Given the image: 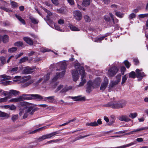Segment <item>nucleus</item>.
<instances>
[{
  "instance_id": "29",
  "label": "nucleus",
  "mask_w": 148,
  "mask_h": 148,
  "mask_svg": "<svg viewBox=\"0 0 148 148\" xmlns=\"http://www.w3.org/2000/svg\"><path fill=\"white\" fill-rule=\"evenodd\" d=\"M42 9L46 12L47 14V18L48 20H49V16L51 15L52 14L51 12L47 10V9H45L44 8H42Z\"/></svg>"
},
{
  "instance_id": "28",
  "label": "nucleus",
  "mask_w": 148,
  "mask_h": 148,
  "mask_svg": "<svg viewBox=\"0 0 148 148\" xmlns=\"http://www.w3.org/2000/svg\"><path fill=\"white\" fill-rule=\"evenodd\" d=\"M90 3V0H84L83 1L82 5L83 6L86 7L89 5Z\"/></svg>"
},
{
  "instance_id": "1",
  "label": "nucleus",
  "mask_w": 148,
  "mask_h": 148,
  "mask_svg": "<svg viewBox=\"0 0 148 148\" xmlns=\"http://www.w3.org/2000/svg\"><path fill=\"white\" fill-rule=\"evenodd\" d=\"M126 104L125 101H119L111 102L104 105L106 107H110L113 109H119L124 107Z\"/></svg>"
},
{
  "instance_id": "49",
  "label": "nucleus",
  "mask_w": 148,
  "mask_h": 148,
  "mask_svg": "<svg viewBox=\"0 0 148 148\" xmlns=\"http://www.w3.org/2000/svg\"><path fill=\"white\" fill-rule=\"evenodd\" d=\"M136 17V14L134 13L131 14L129 16V18L130 20L135 18Z\"/></svg>"
},
{
  "instance_id": "37",
  "label": "nucleus",
  "mask_w": 148,
  "mask_h": 148,
  "mask_svg": "<svg viewBox=\"0 0 148 148\" xmlns=\"http://www.w3.org/2000/svg\"><path fill=\"white\" fill-rule=\"evenodd\" d=\"M55 96H50L47 97H45L44 99V100H47L48 101H53L54 100Z\"/></svg>"
},
{
  "instance_id": "23",
  "label": "nucleus",
  "mask_w": 148,
  "mask_h": 148,
  "mask_svg": "<svg viewBox=\"0 0 148 148\" xmlns=\"http://www.w3.org/2000/svg\"><path fill=\"white\" fill-rule=\"evenodd\" d=\"M19 93L20 92L19 91L14 90H10L9 91V94L10 95H13L16 96L17 95H18Z\"/></svg>"
},
{
  "instance_id": "9",
  "label": "nucleus",
  "mask_w": 148,
  "mask_h": 148,
  "mask_svg": "<svg viewBox=\"0 0 148 148\" xmlns=\"http://www.w3.org/2000/svg\"><path fill=\"white\" fill-rule=\"evenodd\" d=\"M73 16L77 20L79 21L82 19V14L80 12L76 10L73 12Z\"/></svg>"
},
{
  "instance_id": "7",
  "label": "nucleus",
  "mask_w": 148,
  "mask_h": 148,
  "mask_svg": "<svg viewBox=\"0 0 148 148\" xmlns=\"http://www.w3.org/2000/svg\"><path fill=\"white\" fill-rule=\"evenodd\" d=\"M112 21V22H110L109 23V26L111 27H114L115 29L116 30L119 29V20L115 18L114 20Z\"/></svg>"
},
{
  "instance_id": "21",
  "label": "nucleus",
  "mask_w": 148,
  "mask_h": 148,
  "mask_svg": "<svg viewBox=\"0 0 148 148\" xmlns=\"http://www.w3.org/2000/svg\"><path fill=\"white\" fill-rule=\"evenodd\" d=\"M119 81H111L110 84L109 86V90L111 89L112 88L114 87L115 85L117 84ZM109 91H110L109 90Z\"/></svg>"
},
{
  "instance_id": "60",
  "label": "nucleus",
  "mask_w": 148,
  "mask_h": 148,
  "mask_svg": "<svg viewBox=\"0 0 148 148\" xmlns=\"http://www.w3.org/2000/svg\"><path fill=\"white\" fill-rule=\"evenodd\" d=\"M134 62V64L136 65H138L139 63L138 60L136 58H135L133 59Z\"/></svg>"
},
{
  "instance_id": "13",
  "label": "nucleus",
  "mask_w": 148,
  "mask_h": 148,
  "mask_svg": "<svg viewBox=\"0 0 148 148\" xmlns=\"http://www.w3.org/2000/svg\"><path fill=\"white\" fill-rule=\"evenodd\" d=\"M137 77H140V80H141L144 77H145L146 75L144 72H140V70L138 69H137L136 70Z\"/></svg>"
},
{
  "instance_id": "36",
  "label": "nucleus",
  "mask_w": 148,
  "mask_h": 148,
  "mask_svg": "<svg viewBox=\"0 0 148 148\" xmlns=\"http://www.w3.org/2000/svg\"><path fill=\"white\" fill-rule=\"evenodd\" d=\"M28 59V58L27 57H24L22 58H21L19 60V64H21L25 62Z\"/></svg>"
},
{
  "instance_id": "32",
  "label": "nucleus",
  "mask_w": 148,
  "mask_h": 148,
  "mask_svg": "<svg viewBox=\"0 0 148 148\" xmlns=\"http://www.w3.org/2000/svg\"><path fill=\"white\" fill-rule=\"evenodd\" d=\"M50 74V73H48L43 78V83H44L46 82L49 79Z\"/></svg>"
},
{
  "instance_id": "53",
  "label": "nucleus",
  "mask_w": 148,
  "mask_h": 148,
  "mask_svg": "<svg viewBox=\"0 0 148 148\" xmlns=\"http://www.w3.org/2000/svg\"><path fill=\"white\" fill-rule=\"evenodd\" d=\"M37 144H29L28 146H26L25 148H33L36 146Z\"/></svg>"
},
{
  "instance_id": "47",
  "label": "nucleus",
  "mask_w": 148,
  "mask_h": 148,
  "mask_svg": "<svg viewBox=\"0 0 148 148\" xmlns=\"http://www.w3.org/2000/svg\"><path fill=\"white\" fill-rule=\"evenodd\" d=\"M17 48L16 47H13L8 49V52H13L16 51Z\"/></svg>"
},
{
  "instance_id": "62",
  "label": "nucleus",
  "mask_w": 148,
  "mask_h": 148,
  "mask_svg": "<svg viewBox=\"0 0 148 148\" xmlns=\"http://www.w3.org/2000/svg\"><path fill=\"white\" fill-rule=\"evenodd\" d=\"M52 3L56 5H57L59 4L58 0H51Z\"/></svg>"
},
{
  "instance_id": "50",
  "label": "nucleus",
  "mask_w": 148,
  "mask_h": 148,
  "mask_svg": "<svg viewBox=\"0 0 148 148\" xmlns=\"http://www.w3.org/2000/svg\"><path fill=\"white\" fill-rule=\"evenodd\" d=\"M0 60L2 63L4 64L6 62V59L5 58L3 57H0Z\"/></svg>"
},
{
  "instance_id": "54",
  "label": "nucleus",
  "mask_w": 148,
  "mask_h": 148,
  "mask_svg": "<svg viewBox=\"0 0 148 148\" xmlns=\"http://www.w3.org/2000/svg\"><path fill=\"white\" fill-rule=\"evenodd\" d=\"M84 17L86 22H88L90 21V19L88 16L86 15L84 16Z\"/></svg>"
},
{
  "instance_id": "14",
  "label": "nucleus",
  "mask_w": 148,
  "mask_h": 148,
  "mask_svg": "<svg viewBox=\"0 0 148 148\" xmlns=\"http://www.w3.org/2000/svg\"><path fill=\"white\" fill-rule=\"evenodd\" d=\"M101 81V80L100 78L98 77L96 78L95 80L92 82L93 85L95 88H96L99 86Z\"/></svg>"
},
{
  "instance_id": "3",
  "label": "nucleus",
  "mask_w": 148,
  "mask_h": 148,
  "mask_svg": "<svg viewBox=\"0 0 148 148\" xmlns=\"http://www.w3.org/2000/svg\"><path fill=\"white\" fill-rule=\"evenodd\" d=\"M59 64L60 65V69L59 70H62V71L61 72L57 73H56V75L52 79L53 81H56L59 77H62L65 74V71L66 66V63L64 62H61Z\"/></svg>"
},
{
  "instance_id": "45",
  "label": "nucleus",
  "mask_w": 148,
  "mask_h": 148,
  "mask_svg": "<svg viewBox=\"0 0 148 148\" xmlns=\"http://www.w3.org/2000/svg\"><path fill=\"white\" fill-rule=\"evenodd\" d=\"M45 139H46V136L45 135H43L42 136L40 137L37 140L38 142H39L41 141H42L43 140H44Z\"/></svg>"
},
{
  "instance_id": "64",
  "label": "nucleus",
  "mask_w": 148,
  "mask_h": 148,
  "mask_svg": "<svg viewBox=\"0 0 148 148\" xmlns=\"http://www.w3.org/2000/svg\"><path fill=\"white\" fill-rule=\"evenodd\" d=\"M9 108L10 110H13L16 109V107L14 105H12L11 106H10Z\"/></svg>"
},
{
  "instance_id": "31",
  "label": "nucleus",
  "mask_w": 148,
  "mask_h": 148,
  "mask_svg": "<svg viewBox=\"0 0 148 148\" xmlns=\"http://www.w3.org/2000/svg\"><path fill=\"white\" fill-rule=\"evenodd\" d=\"M91 134H88L87 135H85L84 136H82L81 135H80L77 137H76L75 139L74 140V141H76L77 140H79L81 139H82L83 138H84L85 137H86L89 136L90 135H91Z\"/></svg>"
},
{
  "instance_id": "5",
  "label": "nucleus",
  "mask_w": 148,
  "mask_h": 148,
  "mask_svg": "<svg viewBox=\"0 0 148 148\" xmlns=\"http://www.w3.org/2000/svg\"><path fill=\"white\" fill-rule=\"evenodd\" d=\"M72 88V87L71 86H68L66 85L64 86L63 85H60L55 90V92L56 93L62 89L60 92L62 94H65L66 92L71 90Z\"/></svg>"
},
{
  "instance_id": "20",
  "label": "nucleus",
  "mask_w": 148,
  "mask_h": 148,
  "mask_svg": "<svg viewBox=\"0 0 148 148\" xmlns=\"http://www.w3.org/2000/svg\"><path fill=\"white\" fill-rule=\"evenodd\" d=\"M31 103H28L26 101H22L20 102V105L22 106H26V108L27 109L28 107H29L31 105H32Z\"/></svg>"
},
{
  "instance_id": "51",
  "label": "nucleus",
  "mask_w": 148,
  "mask_h": 148,
  "mask_svg": "<svg viewBox=\"0 0 148 148\" xmlns=\"http://www.w3.org/2000/svg\"><path fill=\"white\" fill-rule=\"evenodd\" d=\"M60 140V139L53 140L49 141H48L47 144H49L52 143H56Z\"/></svg>"
},
{
  "instance_id": "46",
  "label": "nucleus",
  "mask_w": 148,
  "mask_h": 148,
  "mask_svg": "<svg viewBox=\"0 0 148 148\" xmlns=\"http://www.w3.org/2000/svg\"><path fill=\"white\" fill-rule=\"evenodd\" d=\"M45 139H46V136L45 135H43L42 136L40 137L37 140L38 142H39L41 141H42L43 140H44Z\"/></svg>"
},
{
  "instance_id": "44",
  "label": "nucleus",
  "mask_w": 148,
  "mask_h": 148,
  "mask_svg": "<svg viewBox=\"0 0 148 148\" xmlns=\"http://www.w3.org/2000/svg\"><path fill=\"white\" fill-rule=\"evenodd\" d=\"M104 19L105 20V21L107 22H111L110 21L111 20L110 18L108 16L106 15L104 16Z\"/></svg>"
},
{
  "instance_id": "27",
  "label": "nucleus",
  "mask_w": 148,
  "mask_h": 148,
  "mask_svg": "<svg viewBox=\"0 0 148 148\" xmlns=\"http://www.w3.org/2000/svg\"><path fill=\"white\" fill-rule=\"evenodd\" d=\"M20 101V100L19 97L17 98H12L8 102L16 103Z\"/></svg>"
},
{
  "instance_id": "58",
  "label": "nucleus",
  "mask_w": 148,
  "mask_h": 148,
  "mask_svg": "<svg viewBox=\"0 0 148 148\" xmlns=\"http://www.w3.org/2000/svg\"><path fill=\"white\" fill-rule=\"evenodd\" d=\"M18 69V67H15L14 68H12L10 70V71L11 73H13L16 71H17Z\"/></svg>"
},
{
  "instance_id": "57",
  "label": "nucleus",
  "mask_w": 148,
  "mask_h": 148,
  "mask_svg": "<svg viewBox=\"0 0 148 148\" xmlns=\"http://www.w3.org/2000/svg\"><path fill=\"white\" fill-rule=\"evenodd\" d=\"M46 128V127H43L40 128H38L37 129L35 130L32 132V133H34L37 132L39 131L40 130H42L43 129H45Z\"/></svg>"
},
{
  "instance_id": "56",
  "label": "nucleus",
  "mask_w": 148,
  "mask_h": 148,
  "mask_svg": "<svg viewBox=\"0 0 148 148\" xmlns=\"http://www.w3.org/2000/svg\"><path fill=\"white\" fill-rule=\"evenodd\" d=\"M45 135L46 136V139L50 138L53 136L52 133L50 134H47Z\"/></svg>"
},
{
  "instance_id": "24",
  "label": "nucleus",
  "mask_w": 148,
  "mask_h": 148,
  "mask_svg": "<svg viewBox=\"0 0 148 148\" xmlns=\"http://www.w3.org/2000/svg\"><path fill=\"white\" fill-rule=\"evenodd\" d=\"M29 18L30 19L31 22L34 24H37L39 22L38 20L32 16H29Z\"/></svg>"
},
{
  "instance_id": "25",
  "label": "nucleus",
  "mask_w": 148,
  "mask_h": 148,
  "mask_svg": "<svg viewBox=\"0 0 148 148\" xmlns=\"http://www.w3.org/2000/svg\"><path fill=\"white\" fill-rule=\"evenodd\" d=\"M9 116V115L8 113L0 111V117H4L5 119H7Z\"/></svg>"
},
{
  "instance_id": "48",
  "label": "nucleus",
  "mask_w": 148,
  "mask_h": 148,
  "mask_svg": "<svg viewBox=\"0 0 148 148\" xmlns=\"http://www.w3.org/2000/svg\"><path fill=\"white\" fill-rule=\"evenodd\" d=\"M135 73L134 71H132L129 74V77H130L134 78L135 77Z\"/></svg>"
},
{
  "instance_id": "26",
  "label": "nucleus",
  "mask_w": 148,
  "mask_h": 148,
  "mask_svg": "<svg viewBox=\"0 0 148 148\" xmlns=\"http://www.w3.org/2000/svg\"><path fill=\"white\" fill-rule=\"evenodd\" d=\"M69 27L73 31H79V29L75 26L72 25H70Z\"/></svg>"
},
{
  "instance_id": "11",
  "label": "nucleus",
  "mask_w": 148,
  "mask_h": 148,
  "mask_svg": "<svg viewBox=\"0 0 148 148\" xmlns=\"http://www.w3.org/2000/svg\"><path fill=\"white\" fill-rule=\"evenodd\" d=\"M87 87L86 90V92L90 93L93 89L95 88L93 85L92 82L90 81L87 83Z\"/></svg>"
},
{
  "instance_id": "39",
  "label": "nucleus",
  "mask_w": 148,
  "mask_h": 148,
  "mask_svg": "<svg viewBox=\"0 0 148 148\" xmlns=\"http://www.w3.org/2000/svg\"><path fill=\"white\" fill-rule=\"evenodd\" d=\"M31 79V76L28 75L25 77L23 80V82H27L30 80Z\"/></svg>"
},
{
  "instance_id": "35",
  "label": "nucleus",
  "mask_w": 148,
  "mask_h": 148,
  "mask_svg": "<svg viewBox=\"0 0 148 148\" xmlns=\"http://www.w3.org/2000/svg\"><path fill=\"white\" fill-rule=\"evenodd\" d=\"M10 4L11 7L13 8H16L18 6V3L16 2L11 0L10 1Z\"/></svg>"
},
{
  "instance_id": "33",
  "label": "nucleus",
  "mask_w": 148,
  "mask_h": 148,
  "mask_svg": "<svg viewBox=\"0 0 148 148\" xmlns=\"http://www.w3.org/2000/svg\"><path fill=\"white\" fill-rule=\"evenodd\" d=\"M115 15L118 17L121 18H122L124 16L123 14L119 12H117L116 10H114Z\"/></svg>"
},
{
  "instance_id": "30",
  "label": "nucleus",
  "mask_w": 148,
  "mask_h": 148,
  "mask_svg": "<svg viewBox=\"0 0 148 148\" xmlns=\"http://www.w3.org/2000/svg\"><path fill=\"white\" fill-rule=\"evenodd\" d=\"M31 110L30 109H27L25 110L24 114L23 117V118L24 119L26 118L28 115V114H29V112Z\"/></svg>"
},
{
  "instance_id": "10",
  "label": "nucleus",
  "mask_w": 148,
  "mask_h": 148,
  "mask_svg": "<svg viewBox=\"0 0 148 148\" xmlns=\"http://www.w3.org/2000/svg\"><path fill=\"white\" fill-rule=\"evenodd\" d=\"M35 67H30L27 66L24 68L23 69V73L26 74H29L33 72V70L35 69Z\"/></svg>"
},
{
  "instance_id": "34",
  "label": "nucleus",
  "mask_w": 148,
  "mask_h": 148,
  "mask_svg": "<svg viewBox=\"0 0 148 148\" xmlns=\"http://www.w3.org/2000/svg\"><path fill=\"white\" fill-rule=\"evenodd\" d=\"M86 125H87L93 127L98 126V124L97 123L96 121L87 123L86 124Z\"/></svg>"
},
{
  "instance_id": "43",
  "label": "nucleus",
  "mask_w": 148,
  "mask_h": 148,
  "mask_svg": "<svg viewBox=\"0 0 148 148\" xmlns=\"http://www.w3.org/2000/svg\"><path fill=\"white\" fill-rule=\"evenodd\" d=\"M124 63L125 65L127 68H129L131 64L127 60H125L124 62Z\"/></svg>"
},
{
  "instance_id": "55",
  "label": "nucleus",
  "mask_w": 148,
  "mask_h": 148,
  "mask_svg": "<svg viewBox=\"0 0 148 148\" xmlns=\"http://www.w3.org/2000/svg\"><path fill=\"white\" fill-rule=\"evenodd\" d=\"M126 70V69L125 66H122L121 67V73L122 75H124V72Z\"/></svg>"
},
{
  "instance_id": "16",
  "label": "nucleus",
  "mask_w": 148,
  "mask_h": 148,
  "mask_svg": "<svg viewBox=\"0 0 148 148\" xmlns=\"http://www.w3.org/2000/svg\"><path fill=\"white\" fill-rule=\"evenodd\" d=\"M119 119L120 121H123L125 122H128L131 121V119L128 118L127 116L125 115L120 116L119 117Z\"/></svg>"
},
{
  "instance_id": "38",
  "label": "nucleus",
  "mask_w": 148,
  "mask_h": 148,
  "mask_svg": "<svg viewBox=\"0 0 148 148\" xmlns=\"http://www.w3.org/2000/svg\"><path fill=\"white\" fill-rule=\"evenodd\" d=\"M137 116V114L136 113H130L129 116L132 119H134Z\"/></svg>"
},
{
  "instance_id": "8",
  "label": "nucleus",
  "mask_w": 148,
  "mask_h": 148,
  "mask_svg": "<svg viewBox=\"0 0 148 148\" xmlns=\"http://www.w3.org/2000/svg\"><path fill=\"white\" fill-rule=\"evenodd\" d=\"M108 84V80L107 77H105L103 82L102 83L100 87V90L104 91L107 87Z\"/></svg>"
},
{
  "instance_id": "6",
  "label": "nucleus",
  "mask_w": 148,
  "mask_h": 148,
  "mask_svg": "<svg viewBox=\"0 0 148 148\" xmlns=\"http://www.w3.org/2000/svg\"><path fill=\"white\" fill-rule=\"evenodd\" d=\"M118 71V69L116 67L113 66L108 70V75L110 77H113L116 74Z\"/></svg>"
},
{
  "instance_id": "40",
  "label": "nucleus",
  "mask_w": 148,
  "mask_h": 148,
  "mask_svg": "<svg viewBox=\"0 0 148 148\" xmlns=\"http://www.w3.org/2000/svg\"><path fill=\"white\" fill-rule=\"evenodd\" d=\"M14 45L15 46H16L18 47H22L23 45V42L21 41H18L16 42L14 44Z\"/></svg>"
},
{
  "instance_id": "15",
  "label": "nucleus",
  "mask_w": 148,
  "mask_h": 148,
  "mask_svg": "<svg viewBox=\"0 0 148 148\" xmlns=\"http://www.w3.org/2000/svg\"><path fill=\"white\" fill-rule=\"evenodd\" d=\"M148 129V127H143L140 128H138L136 129H134L133 131L130 132L129 133V134H132L135 132H139L143 131V130H146Z\"/></svg>"
},
{
  "instance_id": "18",
  "label": "nucleus",
  "mask_w": 148,
  "mask_h": 148,
  "mask_svg": "<svg viewBox=\"0 0 148 148\" xmlns=\"http://www.w3.org/2000/svg\"><path fill=\"white\" fill-rule=\"evenodd\" d=\"M23 39L29 45H33L34 42L31 38L28 37H24Z\"/></svg>"
},
{
  "instance_id": "63",
  "label": "nucleus",
  "mask_w": 148,
  "mask_h": 148,
  "mask_svg": "<svg viewBox=\"0 0 148 148\" xmlns=\"http://www.w3.org/2000/svg\"><path fill=\"white\" fill-rule=\"evenodd\" d=\"M64 20L63 19H59L58 21V23L60 25H62L64 24Z\"/></svg>"
},
{
  "instance_id": "41",
  "label": "nucleus",
  "mask_w": 148,
  "mask_h": 148,
  "mask_svg": "<svg viewBox=\"0 0 148 148\" xmlns=\"http://www.w3.org/2000/svg\"><path fill=\"white\" fill-rule=\"evenodd\" d=\"M9 98L8 97H6L3 98H1L0 99V103L4 102H6L8 99Z\"/></svg>"
},
{
  "instance_id": "2",
  "label": "nucleus",
  "mask_w": 148,
  "mask_h": 148,
  "mask_svg": "<svg viewBox=\"0 0 148 148\" xmlns=\"http://www.w3.org/2000/svg\"><path fill=\"white\" fill-rule=\"evenodd\" d=\"M20 101L24 100L36 99L38 101H40L43 99V97L38 94H23L22 96L19 97Z\"/></svg>"
},
{
  "instance_id": "12",
  "label": "nucleus",
  "mask_w": 148,
  "mask_h": 148,
  "mask_svg": "<svg viewBox=\"0 0 148 148\" xmlns=\"http://www.w3.org/2000/svg\"><path fill=\"white\" fill-rule=\"evenodd\" d=\"M72 74L73 81H77L79 78L78 71L77 70H73L72 71Z\"/></svg>"
},
{
  "instance_id": "4",
  "label": "nucleus",
  "mask_w": 148,
  "mask_h": 148,
  "mask_svg": "<svg viewBox=\"0 0 148 148\" xmlns=\"http://www.w3.org/2000/svg\"><path fill=\"white\" fill-rule=\"evenodd\" d=\"M80 75H81V82L80 83L78 86H83L86 82V80L84 79L85 75V71L84 68L82 66H79L78 67Z\"/></svg>"
},
{
  "instance_id": "59",
  "label": "nucleus",
  "mask_w": 148,
  "mask_h": 148,
  "mask_svg": "<svg viewBox=\"0 0 148 148\" xmlns=\"http://www.w3.org/2000/svg\"><path fill=\"white\" fill-rule=\"evenodd\" d=\"M127 78L126 77V75H125L122 77L121 84H123L125 82V81L127 80Z\"/></svg>"
},
{
  "instance_id": "19",
  "label": "nucleus",
  "mask_w": 148,
  "mask_h": 148,
  "mask_svg": "<svg viewBox=\"0 0 148 148\" xmlns=\"http://www.w3.org/2000/svg\"><path fill=\"white\" fill-rule=\"evenodd\" d=\"M33 82L34 81L32 79L30 80L27 82H23L21 84V86L23 88L27 87Z\"/></svg>"
},
{
  "instance_id": "61",
  "label": "nucleus",
  "mask_w": 148,
  "mask_h": 148,
  "mask_svg": "<svg viewBox=\"0 0 148 148\" xmlns=\"http://www.w3.org/2000/svg\"><path fill=\"white\" fill-rule=\"evenodd\" d=\"M18 118V115H14L12 116V119L14 122Z\"/></svg>"
},
{
  "instance_id": "22",
  "label": "nucleus",
  "mask_w": 148,
  "mask_h": 148,
  "mask_svg": "<svg viewBox=\"0 0 148 148\" xmlns=\"http://www.w3.org/2000/svg\"><path fill=\"white\" fill-rule=\"evenodd\" d=\"M31 110L29 112V114H30L31 115H32L33 114L34 112L36 111L37 110V109L36 108H34V106L32 105H32L28 107V108L27 109H30Z\"/></svg>"
},
{
  "instance_id": "42",
  "label": "nucleus",
  "mask_w": 148,
  "mask_h": 148,
  "mask_svg": "<svg viewBox=\"0 0 148 148\" xmlns=\"http://www.w3.org/2000/svg\"><path fill=\"white\" fill-rule=\"evenodd\" d=\"M0 8L3 10L4 11L6 12H12V11L10 10L9 9L7 8H5L2 6H0Z\"/></svg>"
},
{
  "instance_id": "52",
  "label": "nucleus",
  "mask_w": 148,
  "mask_h": 148,
  "mask_svg": "<svg viewBox=\"0 0 148 148\" xmlns=\"http://www.w3.org/2000/svg\"><path fill=\"white\" fill-rule=\"evenodd\" d=\"M148 15V14H142L139 15L138 17L140 18H143L145 17H147Z\"/></svg>"
},
{
  "instance_id": "17",
  "label": "nucleus",
  "mask_w": 148,
  "mask_h": 148,
  "mask_svg": "<svg viewBox=\"0 0 148 148\" xmlns=\"http://www.w3.org/2000/svg\"><path fill=\"white\" fill-rule=\"evenodd\" d=\"M71 98L74 101H85V97H82L80 95L77 96L72 97Z\"/></svg>"
}]
</instances>
